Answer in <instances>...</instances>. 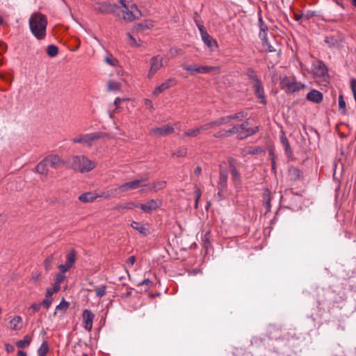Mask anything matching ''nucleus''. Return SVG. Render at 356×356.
<instances>
[{"mask_svg":"<svg viewBox=\"0 0 356 356\" xmlns=\"http://www.w3.org/2000/svg\"><path fill=\"white\" fill-rule=\"evenodd\" d=\"M29 29L33 36L39 40L45 38L47 35V18L40 13H33L29 19Z\"/></svg>","mask_w":356,"mask_h":356,"instance_id":"obj_1","label":"nucleus"},{"mask_svg":"<svg viewBox=\"0 0 356 356\" xmlns=\"http://www.w3.org/2000/svg\"><path fill=\"white\" fill-rule=\"evenodd\" d=\"M66 165L79 172H88L96 167V163L84 155L73 156L67 159Z\"/></svg>","mask_w":356,"mask_h":356,"instance_id":"obj_2","label":"nucleus"},{"mask_svg":"<svg viewBox=\"0 0 356 356\" xmlns=\"http://www.w3.org/2000/svg\"><path fill=\"white\" fill-rule=\"evenodd\" d=\"M280 85L282 90L287 94H293L300 91L307 86L302 82L298 81L295 76H282L280 78Z\"/></svg>","mask_w":356,"mask_h":356,"instance_id":"obj_3","label":"nucleus"},{"mask_svg":"<svg viewBox=\"0 0 356 356\" xmlns=\"http://www.w3.org/2000/svg\"><path fill=\"white\" fill-rule=\"evenodd\" d=\"M117 10L120 9L122 19L127 22L138 19L141 16L140 11L135 4H127L125 0H119Z\"/></svg>","mask_w":356,"mask_h":356,"instance_id":"obj_4","label":"nucleus"},{"mask_svg":"<svg viewBox=\"0 0 356 356\" xmlns=\"http://www.w3.org/2000/svg\"><path fill=\"white\" fill-rule=\"evenodd\" d=\"M104 136V134L95 132L85 134H79L71 140L73 143H80L88 147H91L92 143Z\"/></svg>","mask_w":356,"mask_h":356,"instance_id":"obj_5","label":"nucleus"},{"mask_svg":"<svg viewBox=\"0 0 356 356\" xmlns=\"http://www.w3.org/2000/svg\"><path fill=\"white\" fill-rule=\"evenodd\" d=\"M148 180V176H145L140 179H135L131 181L125 182L118 187V190L120 191L121 195L130 191L136 190L139 188L145 187L146 182Z\"/></svg>","mask_w":356,"mask_h":356,"instance_id":"obj_6","label":"nucleus"},{"mask_svg":"<svg viewBox=\"0 0 356 356\" xmlns=\"http://www.w3.org/2000/svg\"><path fill=\"white\" fill-rule=\"evenodd\" d=\"M118 4L111 3L108 1L95 2L92 8L95 12L107 15L115 13L117 11Z\"/></svg>","mask_w":356,"mask_h":356,"instance_id":"obj_7","label":"nucleus"},{"mask_svg":"<svg viewBox=\"0 0 356 356\" xmlns=\"http://www.w3.org/2000/svg\"><path fill=\"white\" fill-rule=\"evenodd\" d=\"M238 136H237L236 138L239 140H243L256 134L259 128L257 127H250V122L246 120L241 124H238Z\"/></svg>","mask_w":356,"mask_h":356,"instance_id":"obj_8","label":"nucleus"},{"mask_svg":"<svg viewBox=\"0 0 356 356\" xmlns=\"http://www.w3.org/2000/svg\"><path fill=\"white\" fill-rule=\"evenodd\" d=\"M313 72L316 77L322 78L325 82H328L327 69L323 62L316 61L314 64Z\"/></svg>","mask_w":356,"mask_h":356,"instance_id":"obj_9","label":"nucleus"},{"mask_svg":"<svg viewBox=\"0 0 356 356\" xmlns=\"http://www.w3.org/2000/svg\"><path fill=\"white\" fill-rule=\"evenodd\" d=\"M174 131V127L169 124H165L160 127L151 128L149 129V134L153 136H165L172 134Z\"/></svg>","mask_w":356,"mask_h":356,"instance_id":"obj_10","label":"nucleus"},{"mask_svg":"<svg viewBox=\"0 0 356 356\" xmlns=\"http://www.w3.org/2000/svg\"><path fill=\"white\" fill-rule=\"evenodd\" d=\"M163 57L158 55L153 56L150 59V69L148 72L147 76L151 79L154 74L163 67Z\"/></svg>","mask_w":356,"mask_h":356,"instance_id":"obj_11","label":"nucleus"},{"mask_svg":"<svg viewBox=\"0 0 356 356\" xmlns=\"http://www.w3.org/2000/svg\"><path fill=\"white\" fill-rule=\"evenodd\" d=\"M95 318V314L89 309H84L82 314L83 324L84 328L90 332L92 328V323Z\"/></svg>","mask_w":356,"mask_h":356,"instance_id":"obj_12","label":"nucleus"},{"mask_svg":"<svg viewBox=\"0 0 356 356\" xmlns=\"http://www.w3.org/2000/svg\"><path fill=\"white\" fill-rule=\"evenodd\" d=\"M177 84V80L175 78H170L165 80L163 83L155 88L153 95H157L159 93L163 92L167 89L175 86Z\"/></svg>","mask_w":356,"mask_h":356,"instance_id":"obj_13","label":"nucleus"},{"mask_svg":"<svg viewBox=\"0 0 356 356\" xmlns=\"http://www.w3.org/2000/svg\"><path fill=\"white\" fill-rule=\"evenodd\" d=\"M229 168L231 172L232 179L234 182H240L241 174L238 171L236 165V161L232 157H229L227 160Z\"/></svg>","mask_w":356,"mask_h":356,"instance_id":"obj_14","label":"nucleus"},{"mask_svg":"<svg viewBox=\"0 0 356 356\" xmlns=\"http://www.w3.org/2000/svg\"><path fill=\"white\" fill-rule=\"evenodd\" d=\"M161 204L159 200H150L145 204H141L139 207L146 213H151L152 211L156 210Z\"/></svg>","mask_w":356,"mask_h":356,"instance_id":"obj_15","label":"nucleus"},{"mask_svg":"<svg viewBox=\"0 0 356 356\" xmlns=\"http://www.w3.org/2000/svg\"><path fill=\"white\" fill-rule=\"evenodd\" d=\"M252 86L254 90V95L260 99V102L265 105L266 104L264 90L261 85V81L252 83Z\"/></svg>","mask_w":356,"mask_h":356,"instance_id":"obj_16","label":"nucleus"},{"mask_svg":"<svg viewBox=\"0 0 356 356\" xmlns=\"http://www.w3.org/2000/svg\"><path fill=\"white\" fill-rule=\"evenodd\" d=\"M44 159L45 161L48 163V165L54 168H57L61 165L66 164V162L63 161L58 155L50 154L47 156Z\"/></svg>","mask_w":356,"mask_h":356,"instance_id":"obj_17","label":"nucleus"},{"mask_svg":"<svg viewBox=\"0 0 356 356\" xmlns=\"http://www.w3.org/2000/svg\"><path fill=\"white\" fill-rule=\"evenodd\" d=\"M323 93L317 90H312L307 95V99L315 104H319L323 101Z\"/></svg>","mask_w":356,"mask_h":356,"instance_id":"obj_18","label":"nucleus"},{"mask_svg":"<svg viewBox=\"0 0 356 356\" xmlns=\"http://www.w3.org/2000/svg\"><path fill=\"white\" fill-rule=\"evenodd\" d=\"M120 191L118 190V187L115 188H111L107 191H102L98 194V197H102L106 200H110L112 198L117 197L120 196Z\"/></svg>","mask_w":356,"mask_h":356,"instance_id":"obj_19","label":"nucleus"},{"mask_svg":"<svg viewBox=\"0 0 356 356\" xmlns=\"http://www.w3.org/2000/svg\"><path fill=\"white\" fill-rule=\"evenodd\" d=\"M201 38L205 45H207L210 51H213L218 48V43L216 40H215L209 33H204V35H202Z\"/></svg>","mask_w":356,"mask_h":356,"instance_id":"obj_20","label":"nucleus"},{"mask_svg":"<svg viewBox=\"0 0 356 356\" xmlns=\"http://www.w3.org/2000/svg\"><path fill=\"white\" fill-rule=\"evenodd\" d=\"M23 327L22 318L20 316H15L9 321V327L14 331L20 330Z\"/></svg>","mask_w":356,"mask_h":356,"instance_id":"obj_21","label":"nucleus"},{"mask_svg":"<svg viewBox=\"0 0 356 356\" xmlns=\"http://www.w3.org/2000/svg\"><path fill=\"white\" fill-rule=\"evenodd\" d=\"M97 198H98V194L93 192H86L80 195L78 199L82 202L88 203L94 202Z\"/></svg>","mask_w":356,"mask_h":356,"instance_id":"obj_22","label":"nucleus"},{"mask_svg":"<svg viewBox=\"0 0 356 356\" xmlns=\"http://www.w3.org/2000/svg\"><path fill=\"white\" fill-rule=\"evenodd\" d=\"M166 186L165 181H157L153 183H146V186L150 191L156 192Z\"/></svg>","mask_w":356,"mask_h":356,"instance_id":"obj_23","label":"nucleus"},{"mask_svg":"<svg viewBox=\"0 0 356 356\" xmlns=\"http://www.w3.org/2000/svg\"><path fill=\"white\" fill-rule=\"evenodd\" d=\"M47 165L48 163L45 161V159H44L36 165L35 170L39 174L47 176L49 172Z\"/></svg>","mask_w":356,"mask_h":356,"instance_id":"obj_24","label":"nucleus"},{"mask_svg":"<svg viewBox=\"0 0 356 356\" xmlns=\"http://www.w3.org/2000/svg\"><path fill=\"white\" fill-rule=\"evenodd\" d=\"M229 122L234 120V121H242L244 118H245L248 116V113L245 112L243 111L237 112L236 113L229 115Z\"/></svg>","mask_w":356,"mask_h":356,"instance_id":"obj_25","label":"nucleus"},{"mask_svg":"<svg viewBox=\"0 0 356 356\" xmlns=\"http://www.w3.org/2000/svg\"><path fill=\"white\" fill-rule=\"evenodd\" d=\"M131 226L133 229L137 230L139 233L145 236L148 233V229L140 222L133 221L131 223Z\"/></svg>","mask_w":356,"mask_h":356,"instance_id":"obj_26","label":"nucleus"},{"mask_svg":"<svg viewBox=\"0 0 356 356\" xmlns=\"http://www.w3.org/2000/svg\"><path fill=\"white\" fill-rule=\"evenodd\" d=\"M227 178H228V177H227V176L220 175L219 182H218V195L219 196L222 195V193L225 190V188L227 187Z\"/></svg>","mask_w":356,"mask_h":356,"instance_id":"obj_27","label":"nucleus"},{"mask_svg":"<svg viewBox=\"0 0 356 356\" xmlns=\"http://www.w3.org/2000/svg\"><path fill=\"white\" fill-rule=\"evenodd\" d=\"M263 152V149L259 147H247L243 149L244 155L248 154H258Z\"/></svg>","mask_w":356,"mask_h":356,"instance_id":"obj_28","label":"nucleus"},{"mask_svg":"<svg viewBox=\"0 0 356 356\" xmlns=\"http://www.w3.org/2000/svg\"><path fill=\"white\" fill-rule=\"evenodd\" d=\"M219 70V67L216 66H198L197 67V73L208 74L212 71Z\"/></svg>","mask_w":356,"mask_h":356,"instance_id":"obj_29","label":"nucleus"},{"mask_svg":"<svg viewBox=\"0 0 356 356\" xmlns=\"http://www.w3.org/2000/svg\"><path fill=\"white\" fill-rule=\"evenodd\" d=\"M245 74L248 77L249 80L251 81L252 83L260 81L256 74V72L251 67L247 69Z\"/></svg>","mask_w":356,"mask_h":356,"instance_id":"obj_30","label":"nucleus"},{"mask_svg":"<svg viewBox=\"0 0 356 356\" xmlns=\"http://www.w3.org/2000/svg\"><path fill=\"white\" fill-rule=\"evenodd\" d=\"M31 341V338L29 335H26L23 339L19 340L16 343V346L19 348H24L29 346Z\"/></svg>","mask_w":356,"mask_h":356,"instance_id":"obj_31","label":"nucleus"},{"mask_svg":"<svg viewBox=\"0 0 356 356\" xmlns=\"http://www.w3.org/2000/svg\"><path fill=\"white\" fill-rule=\"evenodd\" d=\"M289 174L291 179L293 180L298 179L301 177V171L296 167H292L289 168Z\"/></svg>","mask_w":356,"mask_h":356,"instance_id":"obj_32","label":"nucleus"},{"mask_svg":"<svg viewBox=\"0 0 356 356\" xmlns=\"http://www.w3.org/2000/svg\"><path fill=\"white\" fill-rule=\"evenodd\" d=\"M70 303L68 302H66L63 298V300L60 302V304L56 307V311L54 313V316H56L57 312L60 311L64 313L68 309Z\"/></svg>","mask_w":356,"mask_h":356,"instance_id":"obj_33","label":"nucleus"},{"mask_svg":"<svg viewBox=\"0 0 356 356\" xmlns=\"http://www.w3.org/2000/svg\"><path fill=\"white\" fill-rule=\"evenodd\" d=\"M76 261V252L74 250H71L66 255V264L72 266Z\"/></svg>","mask_w":356,"mask_h":356,"instance_id":"obj_34","label":"nucleus"},{"mask_svg":"<svg viewBox=\"0 0 356 356\" xmlns=\"http://www.w3.org/2000/svg\"><path fill=\"white\" fill-rule=\"evenodd\" d=\"M200 134V131L199 129V127H196L194 129H188V131H185L182 136H181V138L184 137H196L198 134Z\"/></svg>","mask_w":356,"mask_h":356,"instance_id":"obj_35","label":"nucleus"},{"mask_svg":"<svg viewBox=\"0 0 356 356\" xmlns=\"http://www.w3.org/2000/svg\"><path fill=\"white\" fill-rule=\"evenodd\" d=\"M47 54L50 57H55L58 54V48L54 44H50L47 48Z\"/></svg>","mask_w":356,"mask_h":356,"instance_id":"obj_36","label":"nucleus"},{"mask_svg":"<svg viewBox=\"0 0 356 356\" xmlns=\"http://www.w3.org/2000/svg\"><path fill=\"white\" fill-rule=\"evenodd\" d=\"M49 352V346L46 341H43L40 347L38 350V356H46Z\"/></svg>","mask_w":356,"mask_h":356,"instance_id":"obj_37","label":"nucleus"},{"mask_svg":"<svg viewBox=\"0 0 356 356\" xmlns=\"http://www.w3.org/2000/svg\"><path fill=\"white\" fill-rule=\"evenodd\" d=\"M121 85L119 82L110 81L108 82L107 88L110 91H118L120 90Z\"/></svg>","mask_w":356,"mask_h":356,"instance_id":"obj_38","label":"nucleus"},{"mask_svg":"<svg viewBox=\"0 0 356 356\" xmlns=\"http://www.w3.org/2000/svg\"><path fill=\"white\" fill-rule=\"evenodd\" d=\"M60 289V286L58 284H54L53 287H49L47 289L46 296L52 298V296L57 293Z\"/></svg>","mask_w":356,"mask_h":356,"instance_id":"obj_39","label":"nucleus"},{"mask_svg":"<svg viewBox=\"0 0 356 356\" xmlns=\"http://www.w3.org/2000/svg\"><path fill=\"white\" fill-rule=\"evenodd\" d=\"M104 61L112 67H115L118 65V60L112 55H107L104 58Z\"/></svg>","mask_w":356,"mask_h":356,"instance_id":"obj_40","label":"nucleus"},{"mask_svg":"<svg viewBox=\"0 0 356 356\" xmlns=\"http://www.w3.org/2000/svg\"><path fill=\"white\" fill-rule=\"evenodd\" d=\"M339 109L341 112L342 114H346V102L343 99V96L340 95L339 97Z\"/></svg>","mask_w":356,"mask_h":356,"instance_id":"obj_41","label":"nucleus"},{"mask_svg":"<svg viewBox=\"0 0 356 356\" xmlns=\"http://www.w3.org/2000/svg\"><path fill=\"white\" fill-rule=\"evenodd\" d=\"M198 66L195 64L190 65H181V67L185 71L188 72L191 74H194L197 73V67Z\"/></svg>","mask_w":356,"mask_h":356,"instance_id":"obj_42","label":"nucleus"},{"mask_svg":"<svg viewBox=\"0 0 356 356\" xmlns=\"http://www.w3.org/2000/svg\"><path fill=\"white\" fill-rule=\"evenodd\" d=\"M54 258L53 255H50L44 261V268L47 271H49L52 268V264L54 262Z\"/></svg>","mask_w":356,"mask_h":356,"instance_id":"obj_43","label":"nucleus"},{"mask_svg":"<svg viewBox=\"0 0 356 356\" xmlns=\"http://www.w3.org/2000/svg\"><path fill=\"white\" fill-rule=\"evenodd\" d=\"M95 291L97 297L102 298L106 293V286L102 285L101 286L96 287Z\"/></svg>","mask_w":356,"mask_h":356,"instance_id":"obj_44","label":"nucleus"},{"mask_svg":"<svg viewBox=\"0 0 356 356\" xmlns=\"http://www.w3.org/2000/svg\"><path fill=\"white\" fill-rule=\"evenodd\" d=\"M137 286H145L146 288L145 290L147 291L153 286V282L149 278H146L143 281L138 283Z\"/></svg>","mask_w":356,"mask_h":356,"instance_id":"obj_45","label":"nucleus"},{"mask_svg":"<svg viewBox=\"0 0 356 356\" xmlns=\"http://www.w3.org/2000/svg\"><path fill=\"white\" fill-rule=\"evenodd\" d=\"M264 200L265 202V205L267 208L270 207V191L268 190H265L263 195Z\"/></svg>","mask_w":356,"mask_h":356,"instance_id":"obj_46","label":"nucleus"},{"mask_svg":"<svg viewBox=\"0 0 356 356\" xmlns=\"http://www.w3.org/2000/svg\"><path fill=\"white\" fill-rule=\"evenodd\" d=\"M195 22L196 25L200 31L201 37L202 35H204V33H208L202 22H200L197 19H195Z\"/></svg>","mask_w":356,"mask_h":356,"instance_id":"obj_47","label":"nucleus"},{"mask_svg":"<svg viewBox=\"0 0 356 356\" xmlns=\"http://www.w3.org/2000/svg\"><path fill=\"white\" fill-rule=\"evenodd\" d=\"M195 22L196 25L200 31L201 37L202 35H204V33H208L202 22H200L197 19H195Z\"/></svg>","mask_w":356,"mask_h":356,"instance_id":"obj_48","label":"nucleus"},{"mask_svg":"<svg viewBox=\"0 0 356 356\" xmlns=\"http://www.w3.org/2000/svg\"><path fill=\"white\" fill-rule=\"evenodd\" d=\"M139 206L136 204H135L134 202H127V203H125V204H121L120 206H118V208L119 209H132L135 207H138Z\"/></svg>","mask_w":356,"mask_h":356,"instance_id":"obj_49","label":"nucleus"},{"mask_svg":"<svg viewBox=\"0 0 356 356\" xmlns=\"http://www.w3.org/2000/svg\"><path fill=\"white\" fill-rule=\"evenodd\" d=\"M127 36L129 38V42L131 46L138 47L140 45V44L137 42V40L134 38L129 33H127Z\"/></svg>","mask_w":356,"mask_h":356,"instance_id":"obj_50","label":"nucleus"},{"mask_svg":"<svg viewBox=\"0 0 356 356\" xmlns=\"http://www.w3.org/2000/svg\"><path fill=\"white\" fill-rule=\"evenodd\" d=\"M137 26L138 29H150L153 26V24L151 21H145L144 22L138 24Z\"/></svg>","mask_w":356,"mask_h":356,"instance_id":"obj_51","label":"nucleus"},{"mask_svg":"<svg viewBox=\"0 0 356 356\" xmlns=\"http://www.w3.org/2000/svg\"><path fill=\"white\" fill-rule=\"evenodd\" d=\"M316 15V12L313 11V10H308L305 13H302L301 14V17H302L304 20H308L310 18H312V17H314Z\"/></svg>","mask_w":356,"mask_h":356,"instance_id":"obj_52","label":"nucleus"},{"mask_svg":"<svg viewBox=\"0 0 356 356\" xmlns=\"http://www.w3.org/2000/svg\"><path fill=\"white\" fill-rule=\"evenodd\" d=\"M53 298L51 297H48L45 296V298L43 300V301L41 303V305H42L44 308L49 309L52 303Z\"/></svg>","mask_w":356,"mask_h":356,"instance_id":"obj_53","label":"nucleus"},{"mask_svg":"<svg viewBox=\"0 0 356 356\" xmlns=\"http://www.w3.org/2000/svg\"><path fill=\"white\" fill-rule=\"evenodd\" d=\"M220 175L228 177V170L227 169L226 163H221L219 166Z\"/></svg>","mask_w":356,"mask_h":356,"instance_id":"obj_54","label":"nucleus"},{"mask_svg":"<svg viewBox=\"0 0 356 356\" xmlns=\"http://www.w3.org/2000/svg\"><path fill=\"white\" fill-rule=\"evenodd\" d=\"M281 140H282V143L284 147L286 152L291 153L290 145H289V143L287 138L286 137H282Z\"/></svg>","mask_w":356,"mask_h":356,"instance_id":"obj_55","label":"nucleus"},{"mask_svg":"<svg viewBox=\"0 0 356 356\" xmlns=\"http://www.w3.org/2000/svg\"><path fill=\"white\" fill-rule=\"evenodd\" d=\"M186 154L187 149L186 148H181L176 151L175 153H173V155L177 157H184L186 155Z\"/></svg>","mask_w":356,"mask_h":356,"instance_id":"obj_56","label":"nucleus"},{"mask_svg":"<svg viewBox=\"0 0 356 356\" xmlns=\"http://www.w3.org/2000/svg\"><path fill=\"white\" fill-rule=\"evenodd\" d=\"M259 38H261V40L263 42V45H265V44H268L267 31H260Z\"/></svg>","mask_w":356,"mask_h":356,"instance_id":"obj_57","label":"nucleus"},{"mask_svg":"<svg viewBox=\"0 0 356 356\" xmlns=\"http://www.w3.org/2000/svg\"><path fill=\"white\" fill-rule=\"evenodd\" d=\"M350 87H351V90L353 92V97H354L355 100H356V79H352L351 83H350Z\"/></svg>","mask_w":356,"mask_h":356,"instance_id":"obj_58","label":"nucleus"},{"mask_svg":"<svg viewBox=\"0 0 356 356\" xmlns=\"http://www.w3.org/2000/svg\"><path fill=\"white\" fill-rule=\"evenodd\" d=\"M72 266L68 265L67 264H60L58 266V268L60 270V273H65L67 272Z\"/></svg>","mask_w":356,"mask_h":356,"instance_id":"obj_59","label":"nucleus"},{"mask_svg":"<svg viewBox=\"0 0 356 356\" xmlns=\"http://www.w3.org/2000/svg\"><path fill=\"white\" fill-rule=\"evenodd\" d=\"M65 276L63 273H58L56 276V282L54 284H58L60 285V284L64 280Z\"/></svg>","mask_w":356,"mask_h":356,"instance_id":"obj_60","label":"nucleus"},{"mask_svg":"<svg viewBox=\"0 0 356 356\" xmlns=\"http://www.w3.org/2000/svg\"><path fill=\"white\" fill-rule=\"evenodd\" d=\"M218 122H219V125L221 126V125H223V124H227L229 122V116L227 115V116H224V117H222V118H220L219 119H218Z\"/></svg>","mask_w":356,"mask_h":356,"instance_id":"obj_61","label":"nucleus"},{"mask_svg":"<svg viewBox=\"0 0 356 356\" xmlns=\"http://www.w3.org/2000/svg\"><path fill=\"white\" fill-rule=\"evenodd\" d=\"M198 127H199V129H200V132L202 131H207V130L212 129L210 122H208V123H206L204 124H202V125H201V126H200Z\"/></svg>","mask_w":356,"mask_h":356,"instance_id":"obj_62","label":"nucleus"},{"mask_svg":"<svg viewBox=\"0 0 356 356\" xmlns=\"http://www.w3.org/2000/svg\"><path fill=\"white\" fill-rule=\"evenodd\" d=\"M195 208L197 207V203H198V201L201 197V191L200 189L197 188L195 191Z\"/></svg>","mask_w":356,"mask_h":356,"instance_id":"obj_63","label":"nucleus"},{"mask_svg":"<svg viewBox=\"0 0 356 356\" xmlns=\"http://www.w3.org/2000/svg\"><path fill=\"white\" fill-rule=\"evenodd\" d=\"M214 137L216 138H225L226 136V131L225 129L221 130L214 134Z\"/></svg>","mask_w":356,"mask_h":356,"instance_id":"obj_64","label":"nucleus"}]
</instances>
